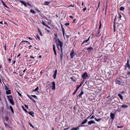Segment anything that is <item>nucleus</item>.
<instances>
[{
  "instance_id": "obj_1",
  "label": "nucleus",
  "mask_w": 130,
  "mask_h": 130,
  "mask_svg": "<svg viewBox=\"0 0 130 130\" xmlns=\"http://www.w3.org/2000/svg\"><path fill=\"white\" fill-rule=\"evenodd\" d=\"M58 41L59 43L58 44H57V48L58 49V50L59 51H60L61 52V47H60V44H62V49L63 50V43L60 41V40H59V39H58Z\"/></svg>"
},
{
  "instance_id": "obj_2",
  "label": "nucleus",
  "mask_w": 130,
  "mask_h": 130,
  "mask_svg": "<svg viewBox=\"0 0 130 130\" xmlns=\"http://www.w3.org/2000/svg\"><path fill=\"white\" fill-rule=\"evenodd\" d=\"M60 47H61V53L60 54L61 60V61L62 59L63 56V50L62 48V44H60Z\"/></svg>"
},
{
  "instance_id": "obj_3",
  "label": "nucleus",
  "mask_w": 130,
  "mask_h": 130,
  "mask_svg": "<svg viewBox=\"0 0 130 130\" xmlns=\"http://www.w3.org/2000/svg\"><path fill=\"white\" fill-rule=\"evenodd\" d=\"M75 53H74V50L73 49L70 53L71 57V58H73L74 56L75 55Z\"/></svg>"
},
{
  "instance_id": "obj_4",
  "label": "nucleus",
  "mask_w": 130,
  "mask_h": 130,
  "mask_svg": "<svg viewBox=\"0 0 130 130\" xmlns=\"http://www.w3.org/2000/svg\"><path fill=\"white\" fill-rule=\"evenodd\" d=\"M88 76L86 72H85L82 75V77L83 79H86Z\"/></svg>"
},
{
  "instance_id": "obj_5",
  "label": "nucleus",
  "mask_w": 130,
  "mask_h": 130,
  "mask_svg": "<svg viewBox=\"0 0 130 130\" xmlns=\"http://www.w3.org/2000/svg\"><path fill=\"white\" fill-rule=\"evenodd\" d=\"M126 66L128 69H130V60L129 59H128L127 61V63H126Z\"/></svg>"
},
{
  "instance_id": "obj_6",
  "label": "nucleus",
  "mask_w": 130,
  "mask_h": 130,
  "mask_svg": "<svg viewBox=\"0 0 130 130\" xmlns=\"http://www.w3.org/2000/svg\"><path fill=\"white\" fill-rule=\"evenodd\" d=\"M90 116L88 117H87L86 119H85L84 121H83L81 123V124H83L86 123L87 122L88 120L87 119H88L90 117Z\"/></svg>"
},
{
  "instance_id": "obj_7",
  "label": "nucleus",
  "mask_w": 130,
  "mask_h": 130,
  "mask_svg": "<svg viewBox=\"0 0 130 130\" xmlns=\"http://www.w3.org/2000/svg\"><path fill=\"white\" fill-rule=\"evenodd\" d=\"M52 89L53 90H55V82H53L52 83Z\"/></svg>"
},
{
  "instance_id": "obj_8",
  "label": "nucleus",
  "mask_w": 130,
  "mask_h": 130,
  "mask_svg": "<svg viewBox=\"0 0 130 130\" xmlns=\"http://www.w3.org/2000/svg\"><path fill=\"white\" fill-rule=\"evenodd\" d=\"M57 73V70H56L55 71L54 74L53 75V77L54 79H55L56 78Z\"/></svg>"
},
{
  "instance_id": "obj_9",
  "label": "nucleus",
  "mask_w": 130,
  "mask_h": 130,
  "mask_svg": "<svg viewBox=\"0 0 130 130\" xmlns=\"http://www.w3.org/2000/svg\"><path fill=\"white\" fill-rule=\"evenodd\" d=\"M57 73V70H56L55 71L54 74L53 75V77L54 79H55L56 78Z\"/></svg>"
},
{
  "instance_id": "obj_10",
  "label": "nucleus",
  "mask_w": 130,
  "mask_h": 130,
  "mask_svg": "<svg viewBox=\"0 0 130 130\" xmlns=\"http://www.w3.org/2000/svg\"><path fill=\"white\" fill-rule=\"evenodd\" d=\"M57 73V70H56L55 71L54 74L53 75V77L54 79H55L56 78Z\"/></svg>"
},
{
  "instance_id": "obj_11",
  "label": "nucleus",
  "mask_w": 130,
  "mask_h": 130,
  "mask_svg": "<svg viewBox=\"0 0 130 130\" xmlns=\"http://www.w3.org/2000/svg\"><path fill=\"white\" fill-rule=\"evenodd\" d=\"M95 122L93 120H91L90 121H88V125H91L92 124H95Z\"/></svg>"
},
{
  "instance_id": "obj_12",
  "label": "nucleus",
  "mask_w": 130,
  "mask_h": 130,
  "mask_svg": "<svg viewBox=\"0 0 130 130\" xmlns=\"http://www.w3.org/2000/svg\"><path fill=\"white\" fill-rule=\"evenodd\" d=\"M110 116L111 118L112 119H113L115 118V114L113 113H111L110 115Z\"/></svg>"
},
{
  "instance_id": "obj_13",
  "label": "nucleus",
  "mask_w": 130,
  "mask_h": 130,
  "mask_svg": "<svg viewBox=\"0 0 130 130\" xmlns=\"http://www.w3.org/2000/svg\"><path fill=\"white\" fill-rule=\"evenodd\" d=\"M115 82L116 84L118 85H119L120 84L121 82L120 80H116Z\"/></svg>"
},
{
  "instance_id": "obj_14",
  "label": "nucleus",
  "mask_w": 130,
  "mask_h": 130,
  "mask_svg": "<svg viewBox=\"0 0 130 130\" xmlns=\"http://www.w3.org/2000/svg\"><path fill=\"white\" fill-rule=\"evenodd\" d=\"M90 38V37H89L87 39L84 40L83 41V42L82 43V44H84L85 43H86L89 40Z\"/></svg>"
},
{
  "instance_id": "obj_15",
  "label": "nucleus",
  "mask_w": 130,
  "mask_h": 130,
  "mask_svg": "<svg viewBox=\"0 0 130 130\" xmlns=\"http://www.w3.org/2000/svg\"><path fill=\"white\" fill-rule=\"evenodd\" d=\"M20 2L21 3H22L26 7H27V4L24 2L23 1H20Z\"/></svg>"
},
{
  "instance_id": "obj_16",
  "label": "nucleus",
  "mask_w": 130,
  "mask_h": 130,
  "mask_svg": "<svg viewBox=\"0 0 130 130\" xmlns=\"http://www.w3.org/2000/svg\"><path fill=\"white\" fill-rule=\"evenodd\" d=\"M30 115L33 117H34V112H27Z\"/></svg>"
},
{
  "instance_id": "obj_17",
  "label": "nucleus",
  "mask_w": 130,
  "mask_h": 130,
  "mask_svg": "<svg viewBox=\"0 0 130 130\" xmlns=\"http://www.w3.org/2000/svg\"><path fill=\"white\" fill-rule=\"evenodd\" d=\"M27 96L34 103H35L36 102V101H35L31 97L28 95Z\"/></svg>"
},
{
  "instance_id": "obj_18",
  "label": "nucleus",
  "mask_w": 130,
  "mask_h": 130,
  "mask_svg": "<svg viewBox=\"0 0 130 130\" xmlns=\"http://www.w3.org/2000/svg\"><path fill=\"white\" fill-rule=\"evenodd\" d=\"M84 91L82 90L78 96H79V98H81L82 97V95L84 94Z\"/></svg>"
},
{
  "instance_id": "obj_19",
  "label": "nucleus",
  "mask_w": 130,
  "mask_h": 130,
  "mask_svg": "<svg viewBox=\"0 0 130 130\" xmlns=\"http://www.w3.org/2000/svg\"><path fill=\"white\" fill-rule=\"evenodd\" d=\"M10 103L13 105H14V103L13 99H10L9 100Z\"/></svg>"
},
{
  "instance_id": "obj_20",
  "label": "nucleus",
  "mask_w": 130,
  "mask_h": 130,
  "mask_svg": "<svg viewBox=\"0 0 130 130\" xmlns=\"http://www.w3.org/2000/svg\"><path fill=\"white\" fill-rule=\"evenodd\" d=\"M61 27H62V31L63 32V37H64V33L65 32L64 31V28L61 25Z\"/></svg>"
},
{
  "instance_id": "obj_21",
  "label": "nucleus",
  "mask_w": 130,
  "mask_h": 130,
  "mask_svg": "<svg viewBox=\"0 0 130 130\" xmlns=\"http://www.w3.org/2000/svg\"><path fill=\"white\" fill-rule=\"evenodd\" d=\"M61 27H62V31L63 32V37H64V33L65 32L64 31V28L61 25Z\"/></svg>"
},
{
  "instance_id": "obj_22",
  "label": "nucleus",
  "mask_w": 130,
  "mask_h": 130,
  "mask_svg": "<svg viewBox=\"0 0 130 130\" xmlns=\"http://www.w3.org/2000/svg\"><path fill=\"white\" fill-rule=\"evenodd\" d=\"M11 93V91L10 90H7L6 91V93L7 94H10Z\"/></svg>"
},
{
  "instance_id": "obj_23",
  "label": "nucleus",
  "mask_w": 130,
  "mask_h": 130,
  "mask_svg": "<svg viewBox=\"0 0 130 130\" xmlns=\"http://www.w3.org/2000/svg\"><path fill=\"white\" fill-rule=\"evenodd\" d=\"M118 95L121 100H122L123 99V97L121 94H118Z\"/></svg>"
},
{
  "instance_id": "obj_24",
  "label": "nucleus",
  "mask_w": 130,
  "mask_h": 130,
  "mask_svg": "<svg viewBox=\"0 0 130 130\" xmlns=\"http://www.w3.org/2000/svg\"><path fill=\"white\" fill-rule=\"evenodd\" d=\"M50 3V2L45 1L44 2V4L45 5H47Z\"/></svg>"
},
{
  "instance_id": "obj_25",
  "label": "nucleus",
  "mask_w": 130,
  "mask_h": 130,
  "mask_svg": "<svg viewBox=\"0 0 130 130\" xmlns=\"http://www.w3.org/2000/svg\"><path fill=\"white\" fill-rule=\"evenodd\" d=\"M7 97L8 98V99L9 100H10V99H12V96L11 95H10V96L8 95L7 96Z\"/></svg>"
},
{
  "instance_id": "obj_26",
  "label": "nucleus",
  "mask_w": 130,
  "mask_h": 130,
  "mask_svg": "<svg viewBox=\"0 0 130 130\" xmlns=\"http://www.w3.org/2000/svg\"><path fill=\"white\" fill-rule=\"evenodd\" d=\"M10 109L12 113L13 114L14 113L12 107L11 106H10Z\"/></svg>"
},
{
  "instance_id": "obj_27",
  "label": "nucleus",
  "mask_w": 130,
  "mask_h": 130,
  "mask_svg": "<svg viewBox=\"0 0 130 130\" xmlns=\"http://www.w3.org/2000/svg\"><path fill=\"white\" fill-rule=\"evenodd\" d=\"M100 30H99L98 32L96 34V36L98 37L100 36L101 35L100 34Z\"/></svg>"
},
{
  "instance_id": "obj_28",
  "label": "nucleus",
  "mask_w": 130,
  "mask_h": 130,
  "mask_svg": "<svg viewBox=\"0 0 130 130\" xmlns=\"http://www.w3.org/2000/svg\"><path fill=\"white\" fill-rule=\"evenodd\" d=\"M2 4L3 5V6H4V7H6L7 8H8V7L5 4V3H4V2L3 1H2Z\"/></svg>"
},
{
  "instance_id": "obj_29",
  "label": "nucleus",
  "mask_w": 130,
  "mask_h": 130,
  "mask_svg": "<svg viewBox=\"0 0 130 130\" xmlns=\"http://www.w3.org/2000/svg\"><path fill=\"white\" fill-rule=\"evenodd\" d=\"M79 128L78 127H74L72 128L71 130H77L78 129H79Z\"/></svg>"
},
{
  "instance_id": "obj_30",
  "label": "nucleus",
  "mask_w": 130,
  "mask_h": 130,
  "mask_svg": "<svg viewBox=\"0 0 130 130\" xmlns=\"http://www.w3.org/2000/svg\"><path fill=\"white\" fill-rule=\"evenodd\" d=\"M128 107V105H122L121 106V107L122 108H126Z\"/></svg>"
},
{
  "instance_id": "obj_31",
  "label": "nucleus",
  "mask_w": 130,
  "mask_h": 130,
  "mask_svg": "<svg viewBox=\"0 0 130 130\" xmlns=\"http://www.w3.org/2000/svg\"><path fill=\"white\" fill-rule=\"evenodd\" d=\"M53 50L54 52H56V51L55 50V44H54L53 45Z\"/></svg>"
},
{
  "instance_id": "obj_32",
  "label": "nucleus",
  "mask_w": 130,
  "mask_h": 130,
  "mask_svg": "<svg viewBox=\"0 0 130 130\" xmlns=\"http://www.w3.org/2000/svg\"><path fill=\"white\" fill-rule=\"evenodd\" d=\"M124 9V8L123 6L121 7H120V10L122 11Z\"/></svg>"
},
{
  "instance_id": "obj_33",
  "label": "nucleus",
  "mask_w": 130,
  "mask_h": 130,
  "mask_svg": "<svg viewBox=\"0 0 130 130\" xmlns=\"http://www.w3.org/2000/svg\"><path fill=\"white\" fill-rule=\"evenodd\" d=\"M87 50H93V48H92V47H90L88 48H87Z\"/></svg>"
},
{
  "instance_id": "obj_34",
  "label": "nucleus",
  "mask_w": 130,
  "mask_h": 130,
  "mask_svg": "<svg viewBox=\"0 0 130 130\" xmlns=\"http://www.w3.org/2000/svg\"><path fill=\"white\" fill-rule=\"evenodd\" d=\"M30 12L34 14L35 13V11L32 9H31L30 10Z\"/></svg>"
},
{
  "instance_id": "obj_35",
  "label": "nucleus",
  "mask_w": 130,
  "mask_h": 130,
  "mask_svg": "<svg viewBox=\"0 0 130 130\" xmlns=\"http://www.w3.org/2000/svg\"><path fill=\"white\" fill-rule=\"evenodd\" d=\"M39 89L38 87H37L34 90H33V91H36L38 90Z\"/></svg>"
},
{
  "instance_id": "obj_36",
  "label": "nucleus",
  "mask_w": 130,
  "mask_h": 130,
  "mask_svg": "<svg viewBox=\"0 0 130 130\" xmlns=\"http://www.w3.org/2000/svg\"><path fill=\"white\" fill-rule=\"evenodd\" d=\"M95 119L96 121L98 122V121H100L101 120V119L100 118L98 119H96L95 118Z\"/></svg>"
},
{
  "instance_id": "obj_37",
  "label": "nucleus",
  "mask_w": 130,
  "mask_h": 130,
  "mask_svg": "<svg viewBox=\"0 0 130 130\" xmlns=\"http://www.w3.org/2000/svg\"><path fill=\"white\" fill-rule=\"evenodd\" d=\"M22 107L25 112H28L27 110L24 108V107L23 106H22Z\"/></svg>"
},
{
  "instance_id": "obj_38",
  "label": "nucleus",
  "mask_w": 130,
  "mask_h": 130,
  "mask_svg": "<svg viewBox=\"0 0 130 130\" xmlns=\"http://www.w3.org/2000/svg\"><path fill=\"white\" fill-rule=\"evenodd\" d=\"M29 124L30 125V126L32 127L33 128H34V127L33 126V125L30 122H29Z\"/></svg>"
},
{
  "instance_id": "obj_39",
  "label": "nucleus",
  "mask_w": 130,
  "mask_h": 130,
  "mask_svg": "<svg viewBox=\"0 0 130 130\" xmlns=\"http://www.w3.org/2000/svg\"><path fill=\"white\" fill-rule=\"evenodd\" d=\"M31 96H32L33 97H34V98H36L37 99H38L36 95H31Z\"/></svg>"
},
{
  "instance_id": "obj_40",
  "label": "nucleus",
  "mask_w": 130,
  "mask_h": 130,
  "mask_svg": "<svg viewBox=\"0 0 130 130\" xmlns=\"http://www.w3.org/2000/svg\"><path fill=\"white\" fill-rule=\"evenodd\" d=\"M102 24L101 21H100V25L99 26V29H100L101 27Z\"/></svg>"
},
{
  "instance_id": "obj_41",
  "label": "nucleus",
  "mask_w": 130,
  "mask_h": 130,
  "mask_svg": "<svg viewBox=\"0 0 130 130\" xmlns=\"http://www.w3.org/2000/svg\"><path fill=\"white\" fill-rule=\"evenodd\" d=\"M5 119L6 120V121H8V118L7 117V116H6L5 117Z\"/></svg>"
},
{
  "instance_id": "obj_42",
  "label": "nucleus",
  "mask_w": 130,
  "mask_h": 130,
  "mask_svg": "<svg viewBox=\"0 0 130 130\" xmlns=\"http://www.w3.org/2000/svg\"><path fill=\"white\" fill-rule=\"evenodd\" d=\"M37 38H36V39H38L39 40H40V37L38 35H37Z\"/></svg>"
},
{
  "instance_id": "obj_43",
  "label": "nucleus",
  "mask_w": 130,
  "mask_h": 130,
  "mask_svg": "<svg viewBox=\"0 0 130 130\" xmlns=\"http://www.w3.org/2000/svg\"><path fill=\"white\" fill-rule=\"evenodd\" d=\"M5 90H6V91L7 90H9L8 88L5 85Z\"/></svg>"
},
{
  "instance_id": "obj_44",
  "label": "nucleus",
  "mask_w": 130,
  "mask_h": 130,
  "mask_svg": "<svg viewBox=\"0 0 130 130\" xmlns=\"http://www.w3.org/2000/svg\"><path fill=\"white\" fill-rule=\"evenodd\" d=\"M127 6L129 7V8H130V2L129 1L128 2V3L127 4Z\"/></svg>"
},
{
  "instance_id": "obj_45",
  "label": "nucleus",
  "mask_w": 130,
  "mask_h": 130,
  "mask_svg": "<svg viewBox=\"0 0 130 130\" xmlns=\"http://www.w3.org/2000/svg\"><path fill=\"white\" fill-rule=\"evenodd\" d=\"M117 18V15H116V16H115V19H114V24H115V21H116V18Z\"/></svg>"
},
{
  "instance_id": "obj_46",
  "label": "nucleus",
  "mask_w": 130,
  "mask_h": 130,
  "mask_svg": "<svg viewBox=\"0 0 130 130\" xmlns=\"http://www.w3.org/2000/svg\"><path fill=\"white\" fill-rule=\"evenodd\" d=\"M94 115H93L90 118V119H93V118H94Z\"/></svg>"
},
{
  "instance_id": "obj_47",
  "label": "nucleus",
  "mask_w": 130,
  "mask_h": 130,
  "mask_svg": "<svg viewBox=\"0 0 130 130\" xmlns=\"http://www.w3.org/2000/svg\"><path fill=\"white\" fill-rule=\"evenodd\" d=\"M69 7H74V6L72 4L71 5H69V6H68Z\"/></svg>"
},
{
  "instance_id": "obj_48",
  "label": "nucleus",
  "mask_w": 130,
  "mask_h": 130,
  "mask_svg": "<svg viewBox=\"0 0 130 130\" xmlns=\"http://www.w3.org/2000/svg\"><path fill=\"white\" fill-rule=\"evenodd\" d=\"M1 109L3 111V110H4V107L2 106L1 107Z\"/></svg>"
},
{
  "instance_id": "obj_49",
  "label": "nucleus",
  "mask_w": 130,
  "mask_h": 130,
  "mask_svg": "<svg viewBox=\"0 0 130 130\" xmlns=\"http://www.w3.org/2000/svg\"><path fill=\"white\" fill-rule=\"evenodd\" d=\"M127 75L128 76H129L130 75V72H127Z\"/></svg>"
},
{
  "instance_id": "obj_50",
  "label": "nucleus",
  "mask_w": 130,
  "mask_h": 130,
  "mask_svg": "<svg viewBox=\"0 0 130 130\" xmlns=\"http://www.w3.org/2000/svg\"><path fill=\"white\" fill-rule=\"evenodd\" d=\"M65 25L66 26H68L69 25V23H66L65 24Z\"/></svg>"
},
{
  "instance_id": "obj_51",
  "label": "nucleus",
  "mask_w": 130,
  "mask_h": 130,
  "mask_svg": "<svg viewBox=\"0 0 130 130\" xmlns=\"http://www.w3.org/2000/svg\"><path fill=\"white\" fill-rule=\"evenodd\" d=\"M18 95H20L21 96H22V95L21 94L20 92H18Z\"/></svg>"
},
{
  "instance_id": "obj_52",
  "label": "nucleus",
  "mask_w": 130,
  "mask_h": 130,
  "mask_svg": "<svg viewBox=\"0 0 130 130\" xmlns=\"http://www.w3.org/2000/svg\"><path fill=\"white\" fill-rule=\"evenodd\" d=\"M87 8L86 7L84 9H83V11L84 12L86 9Z\"/></svg>"
},
{
  "instance_id": "obj_53",
  "label": "nucleus",
  "mask_w": 130,
  "mask_h": 130,
  "mask_svg": "<svg viewBox=\"0 0 130 130\" xmlns=\"http://www.w3.org/2000/svg\"><path fill=\"white\" fill-rule=\"evenodd\" d=\"M100 2H99V3H98V8L96 9V10H97L98 8L99 7V6H100Z\"/></svg>"
},
{
  "instance_id": "obj_54",
  "label": "nucleus",
  "mask_w": 130,
  "mask_h": 130,
  "mask_svg": "<svg viewBox=\"0 0 130 130\" xmlns=\"http://www.w3.org/2000/svg\"><path fill=\"white\" fill-rule=\"evenodd\" d=\"M42 23L43 24V25H45V24L43 21H42Z\"/></svg>"
},
{
  "instance_id": "obj_55",
  "label": "nucleus",
  "mask_w": 130,
  "mask_h": 130,
  "mask_svg": "<svg viewBox=\"0 0 130 130\" xmlns=\"http://www.w3.org/2000/svg\"><path fill=\"white\" fill-rule=\"evenodd\" d=\"M83 83V82H81V83L80 84V85H79L80 87L82 85Z\"/></svg>"
},
{
  "instance_id": "obj_56",
  "label": "nucleus",
  "mask_w": 130,
  "mask_h": 130,
  "mask_svg": "<svg viewBox=\"0 0 130 130\" xmlns=\"http://www.w3.org/2000/svg\"><path fill=\"white\" fill-rule=\"evenodd\" d=\"M80 87L79 86V85H77V87H76V88L78 89H79V88Z\"/></svg>"
},
{
  "instance_id": "obj_57",
  "label": "nucleus",
  "mask_w": 130,
  "mask_h": 130,
  "mask_svg": "<svg viewBox=\"0 0 130 130\" xmlns=\"http://www.w3.org/2000/svg\"><path fill=\"white\" fill-rule=\"evenodd\" d=\"M122 17L121 15L120 14H119V18L120 19Z\"/></svg>"
},
{
  "instance_id": "obj_58",
  "label": "nucleus",
  "mask_w": 130,
  "mask_h": 130,
  "mask_svg": "<svg viewBox=\"0 0 130 130\" xmlns=\"http://www.w3.org/2000/svg\"><path fill=\"white\" fill-rule=\"evenodd\" d=\"M27 4L29 6H31V5L30 4H29V3H27Z\"/></svg>"
},
{
  "instance_id": "obj_59",
  "label": "nucleus",
  "mask_w": 130,
  "mask_h": 130,
  "mask_svg": "<svg viewBox=\"0 0 130 130\" xmlns=\"http://www.w3.org/2000/svg\"><path fill=\"white\" fill-rule=\"evenodd\" d=\"M25 107L27 108V109H28V106L27 105L25 104Z\"/></svg>"
},
{
  "instance_id": "obj_60",
  "label": "nucleus",
  "mask_w": 130,
  "mask_h": 130,
  "mask_svg": "<svg viewBox=\"0 0 130 130\" xmlns=\"http://www.w3.org/2000/svg\"><path fill=\"white\" fill-rule=\"evenodd\" d=\"M39 33H40V35H41V36H42L43 35H42V32H40Z\"/></svg>"
},
{
  "instance_id": "obj_61",
  "label": "nucleus",
  "mask_w": 130,
  "mask_h": 130,
  "mask_svg": "<svg viewBox=\"0 0 130 130\" xmlns=\"http://www.w3.org/2000/svg\"><path fill=\"white\" fill-rule=\"evenodd\" d=\"M117 128H122L123 127L122 126H117Z\"/></svg>"
},
{
  "instance_id": "obj_62",
  "label": "nucleus",
  "mask_w": 130,
  "mask_h": 130,
  "mask_svg": "<svg viewBox=\"0 0 130 130\" xmlns=\"http://www.w3.org/2000/svg\"><path fill=\"white\" fill-rule=\"evenodd\" d=\"M45 26L47 27H48L50 29V27L48 25H45Z\"/></svg>"
},
{
  "instance_id": "obj_63",
  "label": "nucleus",
  "mask_w": 130,
  "mask_h": 130,
  "mask_svg": "<svg viewBox=\"0 0 130 130\" xmlns=\"http://www.w3.org/2000/svg\"><path fill=\"white\" fill-rule=\"evenodd\" d=\"M107 59V58H105L104 59V61L105 62L106 61V59Z\"/></svg>"
},
{
  "instance_id": "obj_64",
  "label": "nucleus",
  "mask_w": 130,
  "mask_h": 130,
  "mask_svg": "<svg viewBox=\"0 0 130 130\" xmlns=\"http://www.w3.org/2000/svg\"><path fill=\"white\" fill-rule=\"evenodd\" d=\"M30 58H35V57H34L33 56H30Z\"/></svg>"
}]
</instances>
